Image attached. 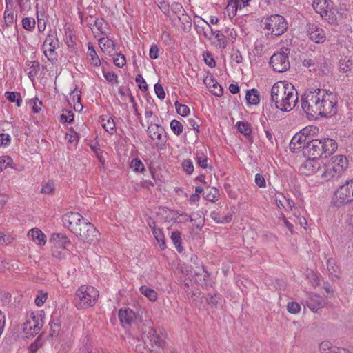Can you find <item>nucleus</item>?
Listing matches in <instances>:
<instances>
[{"label": "nucleus", "instance_id": "de8ad7c7", "mask_svg": "<svg viewBox=\"0 0 353 353\" xmlns=\"http://www.w3.org/2000/svg\"><path fill=\"white\" fill-rule=\"evenodd\" d=\"M177 113L182 117H185L190 113V109L186 105L181 104L178 101L175 102Z\"/></svg>", "mask_w": 353, "mask_h": 353}, {"label": "nucleus", "instance_id": "473e14b6", "mask_svg": "<svg viewBox=\"0 0 353 353\" xmlns=\"http://www.w3.org/2000/svg\"><path fill=\"white\" fill-rule=\"evenodd\" d=\"M102 126L106 132L110 134H113L116 132L115 123L112 118H108L107 120L102 119Z\"/></svg>", "mask_w": 353, "mask_h": 353}, {"label": "nucleus", "instance_id": "bb28decb", "mask_svg": "<svg viewBox=\"0 0 353 353\" xmlns=\"http://www.w3.org/2000/svg\"><path fill=\"white\" fill-rule=\"evenodd\" d=\"M28 235L31 236L34 241H37V243L39 245H44L46 243L45 234L37 228H33L30 230Z\"/></svg>", "mask_w": 353, "mask_h": 353}, {"label": "nucleus", "instance_id": "cd10ccee", "mask_svg": "<svg viewBox=\"0 0 353 353\" xmlns=\"http://www.w3.org/2000/svg\"><path fill=\"white\" fill-rule=\"evenodd\" d=\"M341 175V174H338L337 169H334L330 163L323 172L321 177L324 181H329L334 177H339Z\"/></svg>", "mask_w": 353, "mask_h": 353}, {"label": "nucleus", "instance_id": "20e7f679", "mask_svg": "<svg viewBox=\"0 0 353 353\" xmlns=\"http://www.w3.org/2000/svg\"><path fill=\"white\" fill-rule=\"evenodd\" d=\"M323 94H321L318 116L328 117L334 115L337 112V100L336 95L325 90H322Z\"/></svg>", "mask_w": 353, "mask_h": 353}, {"label": "nucleus", "instance_id": "4be33fe9", "mask_svg": "<svg viewBox=\"0 0 353 353\" xmlns=\"http://www.w3.org/2000/svg\"><path fill=\"white\" fill-rule=\"evenodd\" d=\"M320 163L316 159L307 158L303 163L302 168L305 175L316 173L320 170Z\"/></svg>", "mask_w": 353, "mask_h": 353}, {"label": "nucleus", "instance_id": "0e129e2a", "mask_svg": "<svg viewBox=\"0 0 353 353\" xmlns=\"http://www.w3.org/2000/svg\"><path fill=\"white\" fill-rule=\"evenodd\" d=\"M54 190V185L52 181H48L42 188L41 192L44 194H50Z\"/></svg>", "mask_w": 353, "mask_h": 353}, {"label": "nucleus", "instance_id": "dca6fc26", "mask_svg": "<svg viewBox=\"0 0 353 353\" xmlns=\"http://www.w3.org/2000/svg\"><path fill=\"white\" fill-rule=\"evenodd\" d=\"M307 34L310 39L316 43H323L326 39L325 32L316 23H309L307 25Z\"/></svg>", "mask_w": 353, "mask_h": 353}, {"label": "nucleus", "instance_id": "aec40b11", "mask_svg": "<svg viewBox=\"0 0 353 353\" xmlns=\"http://www.w3.org/2000/svg\"><path fill=\"white\" fill-rule=\"evenodd\" d=\"M306 303L307 307L314 312H316L324 305V300L323 297L317 294L310 295Z\"/></svg>", "mask_w": 353, "mask_h": 353}, {"label": "nucleus", "instance_id": "864d4df0", "mask_svg": "<svg viewBox=\"0 0 353 353\" xmlns=\"http://www.w3.org/2000/svg\"><path fill=\"white\" fill-rule=\"evenodd\" d=\"M29 104L34 113H39L41 111L42 102L39 101L37 98H36L34 100H30L29 101Z\"/></svg>", "mask_w": 353, "mask_h": 353}, {"label": "nucleus", "instance_id": "e2e57ef3", "mask_svg": "<svg viewBox=\"0 0 353 353\" xmlns=\"http://www.w3.org/2000/svg\"><path fill=\"white\" fill-rule=\"evenodd\" d=\"M203 56L205 62L208 65H209L210 68L215 67L216 62L209 52H206L205 55Z\"/></svg>", "mask_w": 353, "mask_h": 353}, {"label": "nucleus", "instance_id": "bf43d9fd", "mask_svg": "<svg viewBox=\"0 0 353 353\" xmlns=\"http://www.w3.org/2000/svg\"><path fill=\"white\" fill-rule=\"evenodd\" d=\"M126 63L125 58L123 54H118L116 57L114 58V63L119 68H122Z\"/></svg>", "mask_w": 353, "mask_h": 353}, {"label": "nucleus", "instance_id": "f8f14e48", "mask_svg": "<svg viewBox=\"0 0 353 353\" xmlns=\"http://www.w3.org/2000/svg\"><path fill=\"white\" fill-rule=\"evenodd\" d=\"M142 339L145 345H146L148 341H149L152 347H153V344H155L158 347H161L164 344L165 336L161 330L158 332L157 330L148 327H146L145 330L143 332Z\"/></svg>", "mask_w": 353, "mask_h": 353}, {"label": "nucleus", "instance_id": "58836bf2", "mask_svg": "<svg viewBox=\"0 0 353 353\" xmlns=\"http://www.w3.org/2000/svg\"><path fill=\"white\" fill-rule=\"evenodd\" d=\"M210 80L212 82V88H210V92L217 97H221L223 90L221 85L218 84V83L212 78V77H210Z\"/></svg>", "mask_w": 353, "mask_h": 353}, {"label": "nucleus", "instance_id": "69168bd1", "mask_svg": "<svg viewBox=\"0 0 353 353\" xmlns=\"http://www.w3.org/2000/svg\"><path fill=\"white\" fill-rule=\"evenodd\" d=\"M255 183L259 188H265L266 186L265 178L261 174H256Z\"/></svg>", "mask_w": 353, "mask_h": 353}, {"label": "nucleus", "instance_id": "a18cd8bd", "mask_svg": "<svg viewBox=\"0 0 353 353\" xmlns=\"http://www.w3.org/2000/svg\"><path fill=\"white\" fill-rule=\"evenodd\" d=\"M12 162V159L9 156L0 157V172L11 165Z\"/></svg>", "mask_w": 353, "mask_h": 353}, {"label": "nucleus", "instance_id": "2eb2a0df", "mask_svg": "<svg viewBox=\"0 0 353 353\" xmlns=\"http://www.w3.org/2000/svg\"><path fill=\"white\" fill-rule=\"evenodd\" d=\"M233 213L226 206H221L210 212V217L217 223H225L232 220Z\"/></svg>", "mask_w": 353, "mask_h": 353}, {"label": "nucleus", "instance_id": "7ed1b4c3", "mask_svg": "<svg viewBox=\"0 0 353 353\" xmlns=\"http://www.w3.org/2000/svg\"><path fill=\"white\" fill-rule=\"evenodd\" d=\"M321 94H323L322 90L315 89L314 91H309L302 97V108L308 116L318 117Z\"/></svg>", "mask_w": 353, "mask_h": 353}, {"label": "nucleus", "instance_id": "6e6552de", "mask_svg": "<svg viewBox=\"0 0 353 353\" xmlns=\"http://www.w3.org/2000/svg\"><path fill=\"white\" fill-rule=\"evenodd\" d=\"M265 28L274 36L283 34L288 28V23L281 15L274 14L265 21Z\"/></svg>", "mask_w": 353, "mask_h": 353}, {"label": "nucleus", "instance_id": "a211bd4d", "mask_svg": "<svg viewBox=\"0 0 353 353\" xmlns=\"http://www.w3.org/2000/svg\"><path fill=\"white\" fill-rule=\"evenodd\" d=\"M310 140V137H306V136L299 132L296 133L294 135L290 143V148L293 152L300 149L303 150V146L306 145Z\"/></svg>", "mask_w": 353, "mask_h": 353}, {"label": "nucleus", "instance_id": "9d476101", "mask_svg": "<svg viewBox=\"0 0 353 353\" xmlns=\"http://www.w3.org/2000/svg\"><path fill=\"white\" fill-rule=\"evenodd\" d=\"M43 325V321L41 315H33L26 320L23 324V332L26 338L34 336L39 333Z\"/></svg>", "mask_w": 353, "mask_h": 353}, {"label": "nucleus", "instance_id": "c756f323", "mask_svg": "<svg viewBox=\"0 0 353 353\" xmlns=\"http://www.w3.org/2000/svg\"><path fill=\"white\" fill-rule=\"evenodd\" d=\"M246 100L249 104L257 105L260 102V95L256 89H252L248 91L246 94Z\"/></svg>", "mask_w": 353, "mask_h": 353}, {"label": "nucleus", "instance_id": "c85d7f7f", "mask_svg": "<svg viewBox=\"0 0 353 353\" xmlns=\"http://www.w3.org/2000/svg\"><path fill=\"white\" fill-rule=\"evenodd\" d=\"M279 196L282 197V200H280L279 197H276L275 201L277 206L279 208L289 209L290 211L293 210L294 201L288 199H286L282 194L279 193Z\"/></svg>", "mask_w": 353, "mask_h": 353}, {"label": "nucleus", "instance_id": "8fccbe9b", "mask_svg": "<svg viewBox=\"0 0 353 353\" xmlns=\"http://www.w3.org/2000/svg\"><path fill=\"white\" fill-rule=\"evenodd\" d=\"M74 121V114L70 110H63L61 115V121L64 123H72Z\"/></svg>", "mask_w": 353, "mask_h": 353}, {"label": "nucleus", "instance_id": "a878e982", "mask_svg": "<svg viewBox=\"0 0 353 353\" xmlns=\"http://www.w3.org/2000/svg\"><path fill=\"white\" fill-rule=\"evenodd\" d=\"M327 268L329 274L332 276V280H337L339 279V268L336 264L334 259L330 258L327 261Z\"/></svg>", "mask_w": 353, "mask_h": 353}, {"label": "nucleus", "instance_id": "ddd939ff", "mask_svg": "<svg viewBox=\"0 0 353 353\" xmlns=\"http://www.w3.org/2000/svg\"><path fill=\"white\" fill-rule=\"evenodd\" d=\"M321 140L312 139L303 146V154L307 158L319 159L323 155Z\"/></svg>", "mask_w": 353, "mask_h": 353}, {"label": "nucleus", "instance_id": "4468645a", "mask_svg": "<svg viewBox=\"0 0 353 353\" xmlns=\"http://www.w3.org/2000/svg\"><path fill=\"white\" fill-rule=\"evenodd\" d=\"M85 219L79 213L74 212H68L62 217L63 225L68 228L73 234H74L75 231H77L76 230Z\"/></svg>", "mask_w": 353, "mask_h": 353}, {"label": "nucleus", "instance_id": "774afa93", "mask_svg": "<svg viewBox=\"0 0 353 353\" xmlns=\"http://www.w3.org/2000/svg\"><path fill=\"white\" fill-rule=\"evenodd\" d=\"M10 143V137L8 134H0V146H6Z\"/></svg>", "mask_w": 353, "mask_h": 353}, {"label": "nucleus", "instance_id": "a19ab883", "mask_svg": "<svg viewBox=\"0 0 353 353\" xmlns=\"http://www.w3.org/2000/svg\"><path fill=\"white\" fill-rule=\"evenodd\" d=\"M35 20L32 17H25L22 19V26L28 31L33 30L35 27Z\"/></svg>", "mask_w": 353, "mask_h": 353}, {"label": "nucleus", "instance_id": "f03ea898", "mask_svg": "<svg viewBox=\"0 0 353 353\" xmlns=\"http://www.w3.org/2000/svg\"><path fill=\"white\" fill-rule=\"evenodd\" d=\"M99 292L92 286L81 285L75 293L74 303L78 309L92 307L99 297Z\"/></svg>", "mask_w": 353, "mask_h": 353}, {"label": "nucleus", "instance_id": "2f4dec72", "mask_svg": "<svg viewBox=\"0 0 353 353\" xmlns=\"http://www.w3.org/2000/svg\"><path fill=\"white\" fill-rule=\"evenodd\" d=\"M28 66L30 68L28 72V77L31 80H33L34 78L37 75L38 70L40 68V63L37 61H30L28 63Z\"/></svg>", "mask_w": 353, "mask_h": 353}, {"label": "nucleus", "instance_id": "052dcab7", "mask_svg": "<svg viewBox=\"0 0 353 353\" xmlns=\"http://www.w3.org/2000/svg\"><path fill=\"white\" fill-rule=\"evenodd\" d=\"M14 19V15L12 12H8L6 10L4 12V21L6 26H10L13 23Z\"/></svg>", "mask_w": 353, "mask_h": 353}, {"label": "nucleus", "instance_id": "79ce46f5", "mask_svg": "<svg viewBox=\"0 0 353 353\" xmlns=\"http://www.w3.org/2000/svg\"><path fill=\"white\" fill-rule=\"evenodd\" d=\"M170 128L172 129L174 134L179 136L183 132V125L180 121L174 119L170 122Z\"/></svg>", "mask_w": 353, "mask_h": 353}, {"label": "nucleus", "instance_id": "0eeeda50", "mask_svg": "<svg viewBox=\"0 0 353 353\" xmlns=\"http://www.w3.org/2000/svg\"><path fill=\"white\" fill-rule=\"evenodd\" d=\"M289 52L288 48L281 49L279 52L271 57L270 65L275 72H284L290 68Z\"/></svg>", "mask_w": 353, "mask_h": 353}, {"label": "nucleus", "instance_id": "423d86ee", "mask_svg": "<svg viewBox=\"0 0 353 353\" xmlns=\"http://www.w3.org/2000/svg\"><path fill=\"white\" fill-rule=\"evenodd\" d=\"M352 202H353V179L339 187L332 198V203L336 206H341Z\"/></svg>", "mask_w": 353, "mask_h": 353}, {"label": "nucleus", "instance_id": "393cba45", "mask_svg": "<svg viewBox=\"0 0 353 353\" xmlns=\"http://www.w3.org/2000/svg\"><path fill=\"white\" fill-rule=\"evenodd\" d=\"M321 145L323 148L322 152L323 154H325V157L332 154L337 148L336 141L329 138L321 140Z\"/></svg>", "mask_w": 353, "mask_h": 353}, {"label": "nucleus", "instance_id": "680f3d73", "mask_svg": "<svg viewBox=\"0 0 353 353\" xmlns=\"http://www.w3.org/2000/svg\"><path fill=\"white\" fill-rule=\"evenodd\" d=\"M239 0H235V1H233V0H231L228 6H227V10L229 11L230 9H232V17H234L236 14L237 8L239 6Z\"/></svg>", "mask_w": 353, "mask_h": 353}, {"label": "nucleus", "instance_id": "37998d69", "mask_svg": "<svg viewBox=\"0 0 353 353\" xmlns=\"http://www.w3.org/2000/svg\"><path fill=\"white\" fill-rule=\"evenodd\" d=\"M130 168L135 172H143L145 167L142 161L138 159H134L130 163Z\"/></svg>", "mask_w": 353, "mask_h": 353}, {"label": "nucleus", "instance_id": "5fc2aeb1", "mask_svg": "<svg viewBox=\"0 0 353 353\" xmlns=\"http://www.w3.org/2000/svg\"><path fill=\"white\" fill-rule=\"evenodd\" d=\"M288 311L291 314H297L301 310L300 305L296 302H290L287 305Z\"/></svg>", "mask_w": 353, "mask_h": 353}, {"label": "nucleus", "instance_id": "6e6d98bb", "mask_svg": "<svg viewBox=\"0 0 353 353\" xmlns=\"http://www.w3.org/2000/svg\"><path fill=\"white\" fill-rule=\"evenodd\" d=\"M135 81L137 83H139L138 86L140 90L142 91H147L148 85L141 74H137L136 76Z\"/></svg>", "mask_w": 353, "mask_h": 353}, {"label": "nucleus", "instance_id": "c03bdc74", "mask_svg": "<svg viewBox=\"0 0 353 353\" xmlns=\"http://www.w3.org/2000/svg\"><path fill=\"white\" fill-rule=\"evenodd\" d=\"M352 65V61L350 59H344L340 61L339 70L343 73L350 71Z\"/></svg>", "mask_w": 353, "mask_h": 353}, {"label": "nucleus", "instance_id": "1a4fd4ad", "mask_svg": "<svg viewBox=\"0 0 353 353\" xmlns=\"http://www.w3.org/2000/svg\"><path fill=\"white\" fill-rule=\"evenodd\" d=\"M59 47V41L57 39L56 32L49 33L42 46L45 56L52 63L57 61L58 54L55 50Z\"/></svg>", "mask_w": 353, "mask_h": 353}, {"label": "nucleus", "instance_id": "4c0bfd02", "mask_svg": "<svg viewBox=\"0 0 353 353\" xmlns=\"http://www.w3.org/2000/svg\"><path fill=\"white\" fill-rule=\"evenodd\" d=\"M171 239L175 245L176 249L179 252H181L183 249L181 247V233L178 231L172 232L171 234Z\"/></svg>", "mask_w": 353, "mask_h": 353}, {"label": "nucleus", "instance_id": "9b49d317", "mask_svg": "<svg viewBox=\"0 0 353 353\" xmlns=\"http://www.w3.org/2000/svg\"><path fill=\"white\" fill-rule=\"evenodd\" d=\"M199 20L197 21H194L197 26H200L203 31L205 37L210 39L208 34L205 30V27L203 26H200L201 23H203L206 25L207 28L210 30V34L211 35L214 36L216 41L213 42L214 45L221 49H224L227 46V40L226 37L224 34H223L219 30H214L212 27L209 25V23L203 19L201 17H197Z\"/></svg>", "mask_w": 353, "mask_h": 353}, {"label": "nucleus", "instance_id": "f704fd0d", "mask_svg": "<svg viewBox=\"0 0 353 353\" xmlns=\"http://www.w3.org/2000/svg\"><path fill=\"white\" fill-rule=\"evenodd\" d=\"M327 0H314L312 4L314 9L316 12L321 14V17H324L326 14V10L324 9V5H325Z\"/></svg>", "mask_w": 353, "mask_h": 353}, {"label": "nucleus", "instance_id": "13d9d810", "mask_svg": "<svg viewBox=\"0 0 353 353\" xmlns=\"http://www.w3.org/2000/svg\"><path fill=\"white\" fill-rule=\"evenodd\" d=\"M154 91H155V93H156L157 97L159 99L163 100L165 99V93L163 90V88L162 87V85L161 84L156 83L154 85Z\"/></svg>", "mask_w": 353, "mask_h": 353}, {"label": "nucleus", "instance_id": "c9c22d12", "mask_svg": "<svg viewBox=\"0 0 353 353\" xmlns=\"http://www.w3.org/2000/svg\"><path fill=\"white\" fill-rule=\"evenodd\" d=\"M236 127L238 130L245 137L250 136L252 132L250 125L248 122L239 121Z\"/></svg>", "mask_w": 353, "mask_h": 353}, {"label": "nucleus", "instance_id": "f3484780", "mask_svg": "<svg viewBox=\"0 0 353 353\" xmlns=\"http://www.w3.org/2000/svg\"><path fill=\"white\" fill-rule=\"evenodd\" d=\"M158 121V117L157 116H154L152 119L150 121V124L149 125L148 128V132L149 137L153 140V141H157L158 143L163 142L162 140V134L164 131L163 128L159 125L157 123Z\"/></svg>", "mask_w": 353, "mask_h": 353}, {"label": "nucleus", "instance_id": "72a5a7b5", "mask_svg": "<svg viewBox=\"0 0 353 353\" xmlns=\"http://www.w3.org/2000/svg\"><path fill=\"white\" fill-rule=\"evenodd\" d=\"M153 234L159 243V246L161 250H164L166 248L165 236L160 229L152 228Z\"/></svg>", "mask_w": 353, "mask_h": 353}, {"label": "nucleus", "instance_id": "39448f33", "mask_svg": "<svg viewBox=\"0 0 353 353\" xmlns=\"http://www.w3.org/2000/svg\"><path fill=\"white\" fill-rule=\"evenodd\" d=\"M74 234L81 241L88 243H94L99 239L100 234L93 224L86 219L81 222Z\"/></svg>", "mask_w": 353, "mask_h": 353}, {"label": "nucleus", "instance_id": "7c9ffc66", "mask_svg": "<svg viewBox=\"0 0 353 353\" xmlns=\"http://www.w3.org/2000/svg\"><path fill=\"white\" fill-rule=\"evenodd\" d=\"M88 55L90 57V63L94 66H99L101 64V60L99 58L93 46L89 43L88 48Z\"/></svg>", "mask_w": 353, "mask_h": 353}, {"label": "nucleus", "instance_id": "338daca9", "mask_svg": "<svg viewBox=\"0 0 353 353\" xmlns=\"http://www.w3.org/2000/svg\"><path fill=\"white\" fill-rule=\"evenodd\" d=\"M231 59L237 63H241L243 60L242 55L238 50H232Z\"/></svg>", "mask_w": 353, "mask_h": 353}, {"label": "nucleus", "instance_id": "603ef678", "mask_svg": "<svg viewBox=\"0 0 353 353\" xmlns=\"http://www.w3.org/2000/svg\"><path fill=\"white\" fill-rule=\"evenodd\" d=\"M43 345V341L40 337H38L34 343H32L28 347L29 353H36L37 350Z\"/></svg>", "mask_w": 353, "mask_h": 353}, {"label": "nucleus", "instance_id": "3c124183", "mask_svg": "<svg viewBox=\"0 0 353 353\" xmlns=\"http://www.w3.org/2000/svg\"><path fill=\"white\" fill-rule=\"evenodd\" d=\"M196 161L200 167L203 168H208V158L203 154V152H196Z\"/></svg>", "mask_w": 353, "mask_h": 353}, {"label": "nucleus", "instance_id": "412c9836", "mask_svg": "<svg viewBox=\"0 0 353 353\" xmlns=\"http://www.w3.org/2000/svg\"><path fill=\"white\" fill-rule=\"evenodd\" d=\"M50 242L53 244L55 248L65 249L67 245L70 243L68 238L61 233H54L52 234Z\"/></svg>", "mask_w": 353, "mask_h": 353}, {"label": "nucleus", "instance_id": "6ab92c4d", "mask_svg": "<svg viewBox=\"0 0 353 353\" xmlns=\"http://www.w3.org/2000/svg\"><path fill=\"white\" fill-rule=\"evenodd\" d=\"M330 164L334 169H337L338 174H343L348 166V161L346 157L336 155L332 157Z\"/></svg>", "mask_w": 353, "mask_h": 353}, {"label": "nucleus", "instance_id": "09e8293b", "mask_svg": "<svg viewBox=\"0 0 353 353\" xmlns=\"http://www.w3.org/2000/svg\"><path fill=\"white\" fill-rule=\"evenodd\" d=\"M50 335L52 337L57 336L60 331V322L59 320L53 321L50 323Z\"/></svg>", "mask_w": 353, "mask_h": 353}, {"label": "nucleus", "instance_id": "49530a36", "mask_svg": "<svg viewBox=\"0 0 353 353\" xmlns=\"http://www.w3.org/2000/svg\"><path fill=\"white\" fill-rule=\"evenodd\" d=\"M205 199L210 201H214L219 195L216 188L208 189L205 192Z\"/></svg>", "mask_w": 353, "mask_h": 353}, {"label": "nucleus", "instance_id": "f257e3e1", "mask_svg": "<svg viewBox=\"0 0 353 353\" xmlns=\"http://www.w3.org/2000/svg\"><path fill=\"white\" fill-rule=\"evenodd\" d=\"M271 101L276 108L282 112H290L298 102V93L292 84L283 81L275 83L271 89Z\"/></svg>", "mask_w": 353, "mask_h": 353}, {"label": "nucleus", "instance_id": "4d7b16f0", "mask_svg": "<svg viewBox=\"0 0 353 353\" xmlns=\"http://www.w3.org/2000/svg\"><path fill=\"white\" fill-rule=\"evenodd\" d=\"M182 166L188 174H191L194 171L192 162L189 159L184 160Z\"/></svg>", "mask_w": 353, "mask_h": 353}, {"label": "nucleus", "instance_id": "5701e85b", "mask_svg": "<svg viewBox=\"0 0 353 353\" xmlns=\"http://www.w3.org/2000/svg\"><path fill=\"white\" fill-rule=\"evenodd\" d=\"M119 318L122 323L132 325V323L136 320L137 316L132 310L126 308L125 310L121 309L119 310Z\"/></svg>", "mask_w": 353, "mask_h": 353}, {"label": "nucleus", "instance_id": "ea45409f", "mask_svg": "<svg viewBox=\"0 0 353 353\" xmlns=\"http://www.w3.org/2000/svg\"><path fill=\"white\" fill-rule=\"evenodd\" d=\"M99 45L101 47V50H109L110 48L114 49V43L112 39L107 38H101L99 41Z\"/></svg>", "mask_w": 353, "mask_h": 353}, {"label": "nucleus", "instance_id": "e433bc0d", "mask_svg": "<svg viewBox=\"0 0 353 353\" xmlns=\"http://www.w3.org/2000/svg\"><path fill=\"white\" fill-rule=\"evenodd\" d=\"M139 290L141 294H144L150 301H154L157 299V294L154 290L149 288L145 285H143L140 288Z\"/></svg>", "mask_w": 353, "mask_h": 353}, {"label": "nucleus", "instance_id": "b1692460", "mask_svg": "<svg viewBox=\"0 0 353 353\" xmlns=\"http://www.w3.org/2000/svg\"><path fill=\"white\" fill-rule=\"evenodd\" d=\"M321 353H351L348 350L331 345L328 342H323L319 345Z\"/></svg>", "mask_w": 353, "mask_h": 353}]
</instances>
